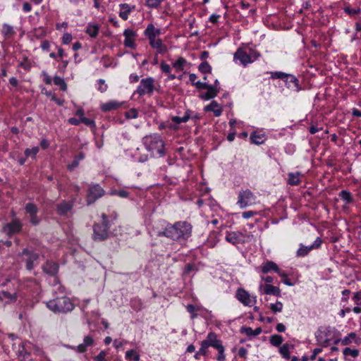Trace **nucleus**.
<instances>
[{"instance_id": "nucleus-1", "label": "nucleus", "mask_w": 361, "mask_h": 361, "mask_svg": "<svg viewBox=\"0 0 361 361\" xmlns=\"http://www.w3.org/2000/svg\"><path fill=\"white\" fill-rule=\"evenodd\" d=\"M192 226L185 221L176 222L168 226L164 231L158 233V236H166L173 240L187 239L191 235Z\"/></svg>"}, {"instance_id": "nucleus-2", "label": "nucleus", "mask_w": 361, "mask_h": 361, "mask_svg": "<svg viewBox=\"0 0 361 361\" xmlns=\"http://www.w3.org/2000/svg\"><path fill=\"white\" fill-rule=\"evenodd\" d=\"M47 307L54 312L66 313L73 310L74 305L67 297L57 298L47 303Z\"/></svg>"}, {"instance_id": "nucleus-3", "label": "nucleus", "mask_w": 361, "mask_h": 361, "mask_svg": "<svg viewBox=\"0 0 361 361\" xmlns=\"http://www.w3.org/2000/svg\"><path fill=\"white\" fill-rule=\"evenodd\" d=\"M147 149L152 154L156 153L159 157L165 154L164 143L159 137H149L146 140Z\"/></svg>"}, {"instance_id": "nucleus-4", "label": "nucleus", "mask_w": 361, "mask_h": 361, "mask_svg": "<svg viewBox=\"0 0 361 361\" xmlns=\"http://www.w3.org/2000/svg\"><path fill=\"white\" fill-rule=\"evenodd\" d=\"M154 82V79L151 77L142 79L135 93L138 94L140 96L146 94H152L155 88Z\"/></svg>"}, {"instance_id": "nucleus-5", "label": "nucleus", "mask_w": 361, "mask_h": 361, "mask_svg": "<svg viewBox=\"0 0 361 361\" xmlns=\"http://www.w3.org/2000/svg\"><path fill=\"white\" fill-rule=\"evenodd\" d=\"M255 202V196L250 190H242L239 192L237 204L241 209L254 204Z\"/></svg>"}, {"instance_id": "nucleus-6", "label": "nucleus", "mask_w": 361, "mask_h": 361, "mask_svg": "<svg viewBox=\"0 0 361 361\" xmlns=\"http://www.w3.org/2000/svg\"><path fill=\"white\" fill-rule=\"evenodd\" d=\"M104 193V190L99 185H90L87 195V204L88 205L93 204L97 199L102 197Z\"/></svg>"}, {"instance_id": "nucleus-7", "label": "nucleus", "mask_w": 361, "mask_h": 361, "mask_svg": "<svg viewBox=\"0 0 361 361\" xmlns=\"http://www.w3.org/2000/svg\"><path fill=\"white\" fill-rule=\"evenodd\" d=\"M20 256L26 262V268L28 270L33 269L35 265L37 263L39 255L33 251H30L28 249H24L20 254Z\"/></svg>"}, {"instance_id": "nucleus-8", "label": "nucleus", "mask_w": 361, "mask_h": 361, "mask_svg": "<svg viewBox=\"0 0 361 361\" xmlns=\"http://www.w3.org/2000/svg\"><path fill=\"white\" fill-rule=\"evenodd\" d=\"M109 226L106 224H95L93 226V239L94 240H104L109 237L108 230Z\"/></svg>"}, {"instance_id": "nucleus-9", "label": "nucleus", "mask_w": 361, "mask_h": 361, "mask_svg": "<svg viewBox=\"0 0 361 361\" xmlns=\"http://www.w3.org/2000/svg\"><path fill=\"white\" fill-rule=\"evenodd\" d=\"M22 229V224L19 219H15L3 227V231L8 235L19 233Z\"/></svg>"}, {"instance_id": "nucleus-10", "label": "nucleus", "mask_w": 361, "mask_h": 361, "mask_svg": "<svg viewBox=\"0 0 361 361\" xmlns=\"http://www.w3.org/2000/svg\"><path fill=\"white\" fill-rule=\"evenodd\" d=\"M236 298L246 306L251 307L256 302V298H252L246 290L242 288L237 290Z\"/></svg>"}, {"instance_id": "nucleus-11", "label": "nucleus", "mask_w": 361, "mask_h": 361, "mask_svg": "<svg viewBox=\"0 0 361 361\" xmlns=\"http://www.w3.org/2000/svg\"><path fill=\"white\" fill-rule=\"evenodd\" d=\"M322 240L320 238H317L314 243L310 246H305L301 245L300 248L297 251V255L299 257H303L307 255L312 250L318 249L322 245Z\"/></svg>"}, {"instance_id": "nucleus-12", "label": "nucleus", "mask_w": 361, "mask_h": 361, "mask_svg": "<svg viewBox=\"0 0 361 361\" xmlns=\"http://www.w3.org/2000/svg\"><path fill=\"white\" fill-rule=\"evenodd\" d=\"M233 58L234 60H239L240 63L244 66L252 62V59H251L250 55H248V54L243 51L241 48H238L237 49L234 54Z\"/></svg>"}, {"instance_id": "nucleus-13", "label": "nucleus", "mask_w": 361, "mask_h": 361, "mask_svg": "<svg viewBox=\"0 0 361 361\" xmlns=\"http://www.w3.org/2000/svg\"><path fill=\"white\" fill-rule=\"evenodd\" d=\"M25 210L26 212L30 214V222L32 224L37 225L39 222V220L37 216V213L38 211L37 206L32 203H27L25 206Z\"/></svg>"}, {"instance_id": "nucleus-14", "label": "nucleus", "mask_w": 361, "mask_h": 361, "mask_svg": "<svg viewBox=\"0 0 361 361\" xmlns=\"http://www.w3.org/2000/svg\"><path fill=\"white\" fill-rule=\"evenodd\" d=\"M73 203L71 202L63 201L56 206V211L61 216H66L73 209Z\"/></svg>"}, {"instance_id": "nucleus-15", "label": "nucleus", "mask_w": 361, "mask_h": 361, "mask_svg": "<svg viewBox=\"0 0 361 361\" xmlns=\"http://www.w3.org/2000/svg\"><path fill=\"white\" fill-rule=\"evenodd\" d=\"M243 235L240 232H230L226 235V240L233 245H237L243 242Z\"/></svg>"}, {"instance_id": "nucleus-16", "label": "nucleus", "mask_w": 361, "mask_h": 361, "mask_svg": "<svg viewBox=\"0 0 361 361\" xmlns=\"http://www.w3.org/2000/svg\"><path fill=\"white\" fill-rule=\"evenodd\" d=\"M16 355L19 361H32L31 355L25 350L23 343L19 344Z\"/></svg>"}, {"instance_id": "nucleus-17", "label": "nucleus", "mask_w": 361, "mask_h": 361, "mask_svg": "<svg viewBox=\"0 0 361 361\" xmlns=\"http://www.w3.org/2000/svg\"><path fill=\"white\" fill-rule=\"evenodd\" d=\"M288 88L298 91L299 80L293 75L288 74L284 80Z\"/></svg>"}, {"instance_id": "nucleus-18", "label": "nucleus", "mask_w": 361, "mask_h": 361, "mask_svg": "<svg viewBox=\"0 0 361 361\" xmlns=\"http://www.w3.org/2000/svg\"><path fill=\"white\" fill-rule=\"evenodd\" d=\"M271 270H274L279 274L282 276H286L285 274H281V270L279 269L278 266L274 262H267L264 263L262 267V271L264 274H267Z\"/></svg>"}, {"instance_id": "nucleus-19", "label": "nucleus", "mask_w": 361, "mask_h": 361, "mask_svg": "<svg viewBox=\"0 0 361 361\" xmlns=\"http://www.w3.org/2000/svg\"><path fill=\"white\" fill-rule=\"evenodd\" d=\"M59 269V266L56 262L47 261L43 266V271L50 276H54Z\"/></svg>"}, {"instance_id": "nucleus-20", "label": "nucleus", "mask_w": 361, "mask_h": 361, "mask_svg": "<svg viewBox=\"0 0 361 361\" xmlns=\"http://www.w3.org/2000/svg\"><path fill=\"white\" fill-rule=\"evenodd\" d=\"M149 44L154 49H157L159 54H164L167 51L166 46L162 43L160 39L149 40Z\"/></svg>"}, {"instance_id": "nucleus-21", "label": "nucleus", "mask_w": 361, "mask_h": 361, "mask_svg": "<svg viewBox=\"0 0 361 361\" xmlns=\"http://www.w3.org/2000/svg\"><path fill=\"white\" fill-rule=\"evenodd\" d=\"M135 32L130 29H126L125 30L123 35L125 36V41L124 44L126 47H134V39L133 37L135 36Z\"/></svg>"}, {"instance_id": "nucleus-22", "label": "nucleus", "mask_w": 361, "mask_h": 361, "mask_svg": "<svg viewBox=\"0 0 361 361\" xmlns=\"http://www.w3.org/2000/svg\"><path fill=\"white\" fill-rule=\"evenodd\" d=\"M206 90H207V92H205V93H202L200 94V98H202V99H204V100H209L210 99H212L214 98V97H216L219 92V90L213 86V85H210L209 86V87H207Z\"/></svg>"}, {"instance_id": "nucleus-23", "label": "nucleus", "mask_w": 361, "mask_h": 361, "mask_svg": "<svg viewBox=\"0 0 361 361\" xmlns=\"http://www.w3.org/2000/svg\"><path fill=\"white\" fill-rule=\"evenodd\" d=\"M204 111H212L216 116H219L222 113V108L216 101H212L210 104L204 107Z\"/></svg>"}, {"instance_id": "nucleus-24", "label": "nucleus", "mask_w": 361, "mask_h": 361, "mask_svg": "<svg viewBox=\"0 0 361 361\" xmlns=\"http://www.w3.org/2000/svg\"><path fill=\"white\" fill-rule=\"evenodd\" d=\"M121 106V103L117 101H109L101 105V109L104 112H108L111 110L117 109Z\"/></svg>"}, {"instance_id": "nucleus-25", "label": "nucleus", "mask_w": 361, "mask_h": 361, "mask_svg": "<svg viewBox=\"0 0 361 361\" xmlns=\"http://www.w3.org/2000/svg\"><path fill=\"white\" fill-rule=\"evenodd\" d=\"M94 345V340L90 336H87L84 338L83 343L78 345V351L80 353H85L87 348Z\"/></svg>"}, {"instance_id": "nucleus-26", "label": "nucleus", "mask_w": 361, "mask_h": 361, "mask_svg": "<svg viewBox=\"0 0 361 361\" xmlns=\"http://www.w3.org/2000/svg\"><path fill=\"white\" fill-rule=\"evenodd\" d=\"M160 33V30L156 29L152 24H149L145 30V35L148 37L149 40L155 39Z\"/></svg>"}, {"instance_id": "nucleus-27", "label": "nucleus", "mask_w": 361, "mask_h": 361, "mask_svg": "<svg viewBox=\"0 0 361 361\" xmlns=\"http://www.w3.org/2000/svg\"><path fill=\"white\" fill-rule=\"evenodd\" d=\"M262 328L258 327L253 330L251 327L243 326L240 329L242 333L245 334L248 336H257L262 333Z\"/></svg>"}, {"instance_id": "nucleus-28", "label": "nucleus", "mask_w": 361, "mask_h": 361, "mask_svg": "<svg viewBox=\"0 0 361 361\" xmlns=\"http://www.w3.org/2000/svg\"><path fill=\"white\" fill-rule=\"evenodd\" d=\"M207 338L208 342L210 343V346L216 348V350H217V346H223L221 341H219L216 338V335L214 333H213V332L209 333Z\"/></svg>"}, {"instance_id": "nucleus-29", "label": "nucleus", "mask_w": 361, "mask_h": 361, "mask_svg": "<svg viewBox=\"0 0 361 361\" xmlns=\"http://www.w3.org/2000/svg\"><path fill=\"white\" fill-rule=\"evenodd\" d=\"M99 30V25L98 24H88L86 27V33L91 37H96Z\"/></svg>"}, {"instance_id": "nucleus-30", "label": "nucleus", "mask_w": 361, "mask_h": 361, "mask_svg": "<svg viewBox=\"0 0 361 361\" xmlns=\"http://www.w3.org/2000/svg\"><path fill=\"white\" fill-rule=\"evenodd\" d=\"M264 293L267 295H273L279 296L280 295V289L270 284H267L264 287Z\"/></svg>"}, {"instance_id": "nucleus-31", "label": "nucleus", "mask_w": 361, "mask_h": 361, "mask_svg": "<svg viewBox=\"0 0 361 361\" xmlns=\"http://www.w3.org/2000/svg\"><path fill=\"white\" fill-rule=\"evenodd\" d=\"M121 11L119 13V16L123 19L127 20L128 18V15L131 11V8L128 4H123L120 5Z\"/></svg>"}, {"instance_id": "nucleus-32", "label": "nucleus", "mask_w": 361, "mask_h": 361, "mask_svg": "<svg viewBox=\"0 0 361 361\" xmlns=\"http://www.w3.org/2000/svg\"><path fill=\"white\" fill-rule=\"evenodd\" d=\"M288 184L292 185H297L300 183V173H298V172L290 173L288 174Z\"/></svg>"}, {"instance_id": "nucleus-33", "label": "nucleus", "mask_w": 361, "mask_h": 361, "mask_svg": "<svg viewBox=\"0 0 361 361\" xmlns=\"http://www.w3.org/2000/svg\"><path fill=\"white\" fill-rule=\"evenodd\" d=\"M356 338V334L355 333L350 334L348 336H345L343 339H338L335 341V344L338 343L339 342L341 343L343 345H349L352 343L353 340H355Z\"/></svg>"}, {"instance_id": "nucleus-34", "label": "nucleus", "mask_w": 361, "mask_h": 361, "mask_svg": "<svg viewBox=\"0 0 361 361\" xmlns=\"http://www.w3.org/2000/svg\"><path fill=\"white\" fill-rule=\"evenodd\" d=\"M187 64V61L183 58L180 57L178 59L173 63V67L178 71H180L184 70L185 65Z\"/></svg>"}, {"instance_id": "nucleus-35", "label": "nucleus", "mask_w": 361, "mask_h": 361, "mask_svg": "<svg viewBox=\"0 0 361 361\" xmlns=\"http://www.w3.org/2000/svg\"><path fill=\"white\" fill-rule=\"evenodd\" d=\"M186 309L188 312L191 314V318L195 319L197 317L196 312L200 311L202 307L200 306H195L193 305H188Z\"/></svg>"}, {"instance_id": "nucleus-36", "label": "nucleus", "mask_w": 361, "mask_h": 361, "mask_svg": "<svg viewBox=\"0 0 361 361\" xmlns=\"http://www.w3.org/2000/svg\"><path fill=\"white\" fill-rule=\"evenodd\" d=\"M250 140L252 142L257 145H260L263 143L264 141V135L261 134H257L256 133H254L251 135Z\"/></svg>"}, {"instance_id": "nucleus-37", "label": "nucleus", "mask_w": 361, "mask_h": 361, "mask_svg": "<svg viewBox=\"0 0 361 361\" xmlns=\"http://www.w3.org/2000/svg\"><path fill=\"white\" fill-rule=\"evenodd\" d=\"M54 82L56 85L59 86L63 91L67 90V85L64 80L59 76H55L54 78Z\"/></svg>"}, {"instance_id": "nucleus-38", "label": "nucleus", "mask_w": 361, "mask_h": 361, "mask_svg": "<svg viewBox=\"0 0 361 361\" xmlns=\"http://www.w3.org/2000/svg\"><path fill=\"white\" fill-rule=\"evenodd\" d=\"M2 32L7 37H11L15 33L13 27L8 24L3 25Z\"/></svg>"}, {"instance_id": "nucleus-39", "label": "nucleus", "mask_w": 361, "mask_h": 361, "mask_svg": "<svg viewBox=\"0 0 361 361\" xmlns=\"http://www.w3.org/2000/svg\"><path fill=\"white\" fill-rule=\"evenodd\" d=\"M283 342V338L280 335H272L270 337V343L274 346L280 345Z\"/></svg>"}, {"instance_id": "nucleus-40", "label": "nucleus", "mask_w": 361, "mask_h": 361, "mask_svg": "<svg viewBox=\"0 0 361 361\" xmlns=\"http://www.w3.org/2000/svg\"><path fill=\"white\" fill-rule=\"evenodd\" d=\"M126 357L128 360L133 359L135 361L140 360V355L134 350H128L126 353Z\"/></svg>"}, {"instance_id": "nucleus-41", "label": "nucleus", "mask_w": 361, "mask_h": 361, "mask_svg": "<svg viewBox=\"0 0 361 361\" xmlns=\"http://www.w3.org/2000/svg\"><path fill=\"white\" fill-rule=\"evenodd\" d=\"M211 70L212 68L207 61L202 62L199 66V71L203 73H209Z\"/></svg>"}, {"instance_id": "nucleus-42", "label": "nucleus", "mask_w": 361, "mask_h": 361, "mask_svg": "<svg viewBox=\"0 0 361 361\" xmlns=\"http://www.w3.org/2000/svg\"><path fill=\"white\" fill-rule=\"evenodd\" d=\"M190 118V115L188 114H186L185 116L180 117V116H173L172 117V121L177 123L180 124V123H185L187 122Z\"/></svg>"}, {"instance_id": "nucleus-43", "label": "nucleus", "mask_w": 361, "mask_h": 361, "mask_svg": "<svg viewBox=\"0 0 361 361\" xmlns=\"http://www.w3.org/2000/svg\"><path fill=\"white\" fill-rule=\"evenodd\" d=\"M339 196L343 200H345L347 203H350L353 201L352 195L351 194L346 191V190H342L340 192Z\"/></svg>"}, {"instance_id": "nucleus-44", "label": "nucleus", "mask_w": 361, "mask_h": 361, "mask_svg": "<svg viewBox=\"0 0 361 361\" xmlns=\"http://www.w3.org/2000/svg\"><path fill=\"white\" fill-rule=\"evenodd\" d=\"M1 293L2 297L4 298V300H6V302H8L11 301H15L16 300V295L15 294L12 295L10 293L6 292V291H2Z\"/></svg>"}, {"instance_id": "nucleus-45", "label": "nucleus", "mask_w": 361, "mask_h": 361, "mask_svg": "<svg viewBox=\"0 0 361 361\" xmlns=\"http://www.w3.org/2000/svg\"><path fill=\"white\" fill-rule=\"evenodd\" d=\"M343 354L345 355H350L353 357H356L358 356L359 351H358V350H356V349H351L350 348H345L343 350Z\"/></svg>"}, {"instance_id": "nucleus-46", "label": "nucleus", "mask_w": 361, "mask_h": 361, "mask_svg": "<svg viewBox=\"0 0 361 361\" xmlns=\"http://www.w3.org/2000/svg\"><path fill=\"white\" fill-rule=\"evenodd\" d=\"M287 73H285L283 72L276 71V72H271V78L273 79H281L285 80L286 77H287Z\"/></svg>"}, {"instance_id": "nucleus-47", "label": "nucleus", "mask_w": 361, "mask_h": 361, "mask_svg": "<svg viewBox=\"0 0 361 361\" xmlns=\"http://www.w3.org/2000/svg\"><path fill=\"white\" fill-rule=\"evenodd\" d=\"M270 309L274 312H280L283 309V304L282 302L277 301L276 303L270 305Z\"/></svg>"}, {"instance_id": "nucleus-48", "label": "nucleus", "mask_w": 361, "mask_h": 361, "mask_svg": "<svg viewBox=\"0 0 361 361\" xmlns=\"http://www.w3.org/2000/svg\"><path fill=\"white\" fill-rule=\"evenodd\" d=\"M38 152H39V147H32V149L27 148L25 151V154L26 157H35Z\"/></svg>"}, {"instance_id": "nucleus-49", "label": "nucleus", "mask_w": 361, "mask_h": 361, "mask_svg": "<svg viewBox=\"0 0 361 361\" xmlns=\"http://www.w3.org/2000/svg\"><path fill=\"white\" fill-rule=\"evenodd\" d=\"M138 112L135 109H130L129 111L126 112V117L128 119L136 118L137 117Z\"/></svg>"}, {"instance_id": "nucleus-50", "label": "nucleus", "mask_w": 361, "mask_h": 361, "mask_svg": "<svg viewBox=\"0 0 361 361\" xmlns=\"http://www.w3.org/2000/svg\"><path fill=\"white\" fill-rule=\"evenodd\" d=\"M217 350L219 352V355L216 357L218 361H226V357L224 355V346H217Z\"/></svg>"}, {"instance_id": "nucleus-51", "label": "nucleus", "mask_w": 361, "mask_h": 361, "mask_svg": "<svg viewBox=\"0 0 361 361\" xmlns=\"http://www.w3.org/2000/svg\"><path fill=\"white\" fill-rule=\"evenodd\" d=\"M280 353L286 359L290 358V353L288 345H283L280 348Z\"/></svg>"}, {"instance_id": "nucleus-52", "label": "nucleus", "mask_w": 361, "mask_h": 361, "mask_svg": "<svg viewBox=\"0 0 361 361\" xmlns=\"http://www.w3.org/2000/svg\"><path fill=\"white\" fill-rule=\"evenodd\" d=\"M113 195H116L121 197L126 198L128 197L129 192L124 190H114Z\"/></svg>"}, {"instance_id": "nucleus-53", "label": "nucleus", "mask_w": 361, "mask_h": 361, "mask_svg": "<svg viewBox=\"0 0 361 361\" xmlns=\"http://www.w3.org/2000/svg\"><path fill=\"white\" fill-rule=\"evenodd\" d=\"M98 83L99 85L98 90L102 93L106 92L107 90V85H105V81L103 79H99L98 80Z\"/></svg>"}, {"instance_id": "nucleus-54", "label": "nucleus", "mask_w": 361, "mask_h": 361, "mask_svg": "<svg viewBox=\"0 0 361 361\" xmlns=\"http://www.w3.org/2000/svg\"><path fill=\"white\" fill-rule=\"evenodd\" d=\"M163 0H147V5L150 8H157Z\"/></svg>"}, {"instance_id": "nucleus-55", "label": "nucleus", "mask_w": 361, "mask_h": 361, "mask_svg": "<svg viewBox=\"0 0 361 361\" xmlns=\"http://www.w3.org/2000/svg\"><path fill=\"white\" fill-rule=\"evenodd\" d=\"M344 11L345 13H347L350 16H353V15L360 13V9L359 8L357 9H353V8H350L349 6L345 7Z\"/></svg>"}, {"instance_id": "nucleus-56", "label": "nucleus", "mask_w": 361, "mask_h": 361, "mask_svg": "<svg viewBox=\"0 0 361 361\" xmlns=\"http://www.w3.org/2000/svg\"><path fill=\"white\" fill-rule=\"evenodd\" d=\"M80 121H81V123H84L86 126H94V121L90 119V118H85V117H82L80 118Z\"/></svg>"}, {"instance_id": "nucleus-57", "label": "nucleus", "mask_w": 361, "mask_h": 361, "mask_svg": "<svg viewBox=\"0 0 361 361\" xmlns=\"http://www.w3.org/2000/svg\"><path fill=\"white\" fill-rule=\"evenodd\" d=\"M106 356V353L104 350H102L98 355L94 357L96 361H105V357Z\"/></svg>"}, {"instance_id": "nucleus-58", "label": "nucleus", "mask_w": 361, "mask_h": 361, "mask_svg": "<svg viewBox=\"0 0 361 361\" xmlns=\"http://www.w3.org/2000/svg\"><path fill=\"white\" fill-rule=\"evenodd\" d=\"M63 44H68L72 40V35L69 33H65L62 37Z\"/></svg>"}, {"instance_id": "nucleus-59", "label": "nucleus", "mask_w": 361, "mask_h": 361, "mask_svg": "<svg viewBox=\"0 0 361 361\" xmlns=\"http://www.w3.org/2000/svg\"><path fill=\"white\" fill-rule=\"evenodd\" d=\"M161 69L165 73H169L171 71L170 66L165 63L164 62L161 63Z\"/></svg>"}, {"instance_id": "nucleus-60", "label": "nucleus", "mask_w": 361, "mask_h": 361, "mask_svg": "<svg viewBox=\"0 0 361 361\" xmlns=\"http://www.w3.org/2000/svg\"><path fill=\"white\" fill-rule=\"evenodd\" d=\"M248 55H250L251 56V59H252V62L257 59L258 57L260 56L259 53L257 52V51L255 50H252V49H250V53L248 54Z\"/></svg>"}, {"instance_id": "nucleus-61", "label": "nucleus", "mask_w": 361, "mask_h": 361, "mask_svg": "<svg viewBox=\"0 0 361 361\" xmlns=\"http://www.w3.org/2000/svg\"><path fill=\"white\" fill-rule=\"evenodd\" d=\"M195 85L197 89H207L209 87V85L207 84L206 82H202L200 81H197L195 83Z\"/></svg>"}, {"instance_id": "nucleus-62", "label": "nucleus", "mask_w": 361, "mask_h": 361, "mask_svg": "<svg viewBox=\"0 0 361 361\" xmlns=\"http://www.w3.org/2000/svg\"><path fill=\"white\" fill-rule=\"evenodd\" d=\"M78 165H79V161L77 159L75 158L74 160L72 161V163L68 165V169L70 171H73L74 169L78 167Z\"/></svg>"}, {"instance_id": "nucleus-63", "label": "nucleus", "mask_w": 361, "mask_h": 361, "mask_svg": "<svg viewBox=\"0 0 361 361\" xmlns=\"http://www.w3.org/2000/svg\"><path fill=\"white\" fill-rule=\"evenodd\" d=\"M196 269V267L195 264H188L186 265L185 269V274H189L190 271H195Z\"/></svg>"}, {"instance_id": "nucleus-64", "label": "nucleus", "mask_w": 361, "mask_h": 361, "mask_svg": "<svg viewBox=\"0 0 361 361\" xmlns=\"http://www.w3.org/2000/svg\"><path fill=\"white\" fill-rule=\"evenodd\" d=\"M257 213L255 212H252V211H247V212H243L242 214V216L243 218L245 219H249V218H251L255 214H256Z\"/></svg>"}]
</instances>
